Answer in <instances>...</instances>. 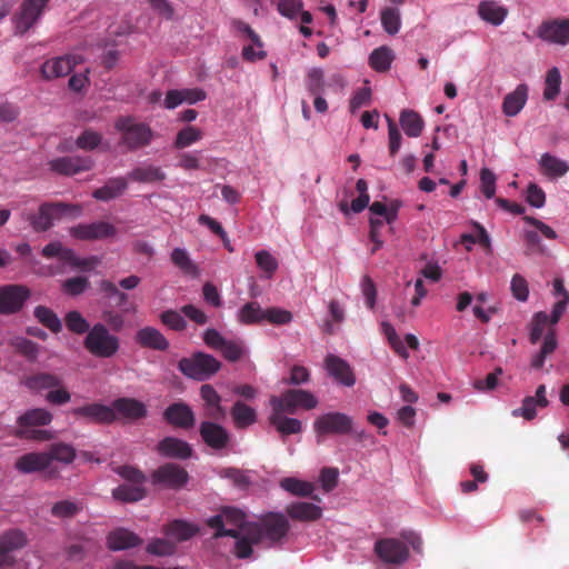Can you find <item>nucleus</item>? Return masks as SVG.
Segmentation results:
<instances>
[{
    "mask_svg": "<svg viewBox=\"0 0 569 569\" xmlns=\"http://www.w3.org/2000/svg\"><path fill=\"white\" fill-rule=\"evenodd\" d=\"M120 133L119 146L127 151L141 150L150 144L153 133L146 122H137L133 117L121 116L114 122Z\"/></svg>",
    "mask_w": 569,
    "mask_h": 569,
    "instance_id": "1",
    "label": "nucleus"
},
{
    "mask_svg": "<svg viewBox=\"0 0 569 569\" xmlns=\"http://www.w3.org/2000/svg\"><path fill=\"white\" fill-rule=\"evenodd\" d=\"M82 346L94 358L111 359L120 349V339L102 322H96L87 333Z\"/></svg>",
    "mask_w": 569,
    "mask_h": 569,
    "instance_id": "2",
    "label": "nucleus"
},
{
    "mask_svg": "<svg viewBox=\"0 0 569 569\" xmlns=\"http://www.w3.org/2000/svg\"><path fill=\"white\" fill-rule=\"evenodd\" d=\"M52 420V415L43 408L31 409L18 417L17 423L18 429L14 431V436L18 439H30V440H49L52 438L51 432L41 428V426H48Z\"/></svg>",
    "mask_w": 569,
    "mask_h": 569,
    "instance_id": "3",
    "label": "nucleus"
},
{
    "mask_svg": "<svg viewBox=\"0 0 569 569\" xmlns=\"http://www.w3.org/2000/svg\"><path fill=\"white\" fill-rule=\"evenodd\" d=\"M80 207L66 202H43L37 213H21L22 219L29 221L36 232H44L52 228L53 221L61 219L63 214L79 212Z\"/></svg>",
    "mask_w": 569,
    "mask_h": 569,
    "instance_id": "4",
    "label": "nucleus"
},
{
    "mask_svg": "<svg viewBox=\"0 0 569 569\" xmlns=\"http://www.w3.org/2000/svg\"><path fill=\"white\" fill-rule=\"evenodd\" d=\"M317 406V397L309 390L301 388H290L280 396H272L270 398L271 409L286 411L289 415L296 413L299 409L306 411L313 410Z\"/></svg>",
    "mask_w": 569,
    "mask_h": 569,
    "instance_id": "5",
    "label": "nucleus"
},
{
    "mask_svg": "<svg viewBox=\"0 0 569 569\" xmlns=\"http://www.w3.org/2000/svg\"><path fill=\"white\" fill-rule=\"evenodd\" d=\"M220 368L221 362L204 352H194L190 358H182L178 362V369L182 375L198 381L211 378Z\"/></svg>",
    "mask_w": 569,
    "mask_h": 569,
    "instance_id": "6",
    "label": "nucleus"
},
{
    "mask_svg": "<svg viewBox=\"0 0 569 569\" xmlns=\"http://www.w3.org/2000/svg\"><path fill=\"white\" fill-rule=\"evenodd\" d=\"M313 430L318 442H321L322 438L330 435H351L353 431L352 418L347 413H341V411H329L328 413L320 415L315 420Z\"/></svg>",
    "mask_w": 569,
    "mask_h": 569,
    "instance_id": "7",
    "label": "nucleus"
},
{
    "mask_svg": "<svg viewBox=\"0 0 569 569\" xmlns=\"http://www.w3.org/2000/svg\"><path fill=\"white\" fill-rule=\"evenodd\" d=\"M189 479L190 477L187 469L173 462L160 465L150 475L152 485L172 491H179L184 488Z\"/></svg>",
    "mask_w": 569,
    "mask_h": 569,
    "instance_id": "8",
    "label": "nucleus"
},
{
    "mask_svg": "<svg viewBox=\"0 0 569 569\" xmlns=\"http://www.w3.org/2000/svg\"><path fill=\"white\" fill-rule=\"evenodd\" d=\"M31 297V290L24 284L8 283L0 287V315L18 313Z\"/></svg>",
    "mask_w": 569,
    "mask_h": 569,
    "instance_id": "9",
    "label": "nucleus"
},
{
    "mask_svg": "<svg viewBox=\"0 0 569 569\" xmlns=\"http://www.w3.org/2000/svg\"><path fill=\"white\" fill-rule=\"evenodd\" d=\"M49 0H23L13 17L16 32L23 34L41 19Z\"/></svg>",
    "mask_w": 569,
    "mask_h": 569,
    "instance_id": "10",
    "label": "nucleus"
},
{
    "mask_svg": "<svg viewBox=\"0 0 569 569\" xmlns=\"http://www.w3.org/2000/svg\"><path fill=\"white\" fill-rule=\"evenodd\" d=\"M375 553L388 565H402L409 558V548L400 539L382 538L375 543Z\"/></svg>",
    "mask_w": 569,
    "mask_h": 569,
    "instance_id": "11",
    "label": "nucleus"
},
{
    "mask_svg": "<svg viewBox=\"0 0 569 569\" xmlns=\"http://www.w3.org/2000/svg\"><path fill=\"white\" fill-rule=\"evenodd\" d=\"M71 415L76 419L91 425L108 426L116 422L114 410L110 406L100 402H91L73 408Z\"/></svg>",
    "mask_w": 569,
    "mask_h": 569,
    "instance_id": "12",
    "label": "nucleus"
},
{
    "mask_svg": "<svg viewBox=\"0 0 569 569\" xmlns=\"http://www.w3.org/2000/svg\"><path fill=\"white\" fill-rule=\"evenodd\" d=\"M536 34L548 43L567 46L569 43V19L556 18L546 20L538 26Z\"/></svg>",
    "mask_w": 569,
    "mask_h": 569,
    "instance_id": "13",
    "label": "nucleus"
},
{
    "mask_svg": "<svg viewBox=\"0 0 569 569\" xmlns=\"http://www.w3.org/2000/svg\"><path fill=\"white\" fill-rule=\"evenodd\" d=\"M70 236L79 241H98L111 238L117 233L113 224L104 221L79 223L69 229Z\"/></svg>",
    "mask_w": 569,
    "mask_h": 569,
    "instance_id": "14",
    "label": "nucleus"
},
{
    "mask_svg": "<svg viewBox=\"0 0 569 569\" xmlns=\"http://www.w3.org/2000/svg\"><path fill=\"white\" fill-rule=\"evenodd\" d=\"M93 167L90 157L66 156L49 162L51 171L66 177H72L80 172L89 171Z\"/></svg>",
    "mask_w": 569,
    "mask_h": 569,
    "instance_id": "15",
    "label": "nucleus"
},
{
    "mask_svg": "<svg viewBox=\"0 0 569 569\" xmlns=\"http://www.w3.org/2000/svg\"><path fill=\"white\" fill-rule=\"evenodd\" d=\"M111 408L114 410L116 421L124 419L134 422L144 419L148 415L146 403L133 398H118L112 401Z\"/></svg>",
    "mask_w": 569,
    "mask_h": 569,
    "instance_id": "16",
    "label": "nucleus"
},
{
    "mask_svg": "<svg viewBox=\"0 0 569 569\" xmlns=\"http://www.w3.org/2000/svg\"><path fill=\"white\" fill-rule=\"evenodd\" d=\"M203 442L216 451L223 450L230 443V433L214 421H203L199 429Z\"/></svg>",
    "mask_w": 569,
    "mask_h": 569,
    "instance_id": "17",
    "label": "nucleus"
},
{
    "mask_svg": "<svg viewBox=\"0 0 569 569\" xmlns=\"http://www.w3.org/2000/svg\"><path fill=\"white\" fill-rule=\"evenodd\" d=\"M289 528V521L283 515L271 513L261 519L257 536L263 535L270 541L278 542L287 536Z\"/></svg>",
    "mask_w": 569,
    "mask_h": 569,
    "instance_id": "18",
    "label": "nucleus"
},
{
    "mask_svg": "<svg viewBox=\"0 0 569 569\" xmlns=\"http://www.w3.org/2000/svg\"><path fill=\"white\" fill-rule=\"evenodd\" d=\"M163 419L174 428L189 429L194 425V415L186 402H173L163 411Z\"/></svg>",
    "mask_w": 569,
    "mask_h": 569,
    "instance_id": "19",
    "label": "nucleus"
},
{
    "mask_svg": "<svg viewBox=\"0 0 569 569\" xmlns=\"http://www.w3.org/2000/svg\"><path fill=\"white\" fill-rule=\"evenodd\" d=\"M286 411L273 410L269 415V423L277 430L280 437L286 438L291 435L302 432V422L299 419L288 417Z\"/></svg>",
    "mask_w": 569,
    "mask_h": 569,
    "instance_id": "20",
    "label": "nucleus"
},
{
    "mask_svg": "<svg viewBox=\"0 0 569 569\" xmlns=\"http://www.w3.org/2000/svg\"><path fill=\"white\" fill-rule=\"evenodd\" d=\"M157 451L166 458L186 460L191 457L192 448L183 439L166 437L159 441Z\"/></svg>",
    "mask_w": 569,
    "mask_h": 569,
    "instance_id": "21",
    "label": "nucleus"
},
{
    "mask_svg": "<svg viewBox=\"0 0 569 569\" xmlns=\"http://www.w3.org/2000/svg\"><path fill=\"white\" fill-rule=\"evenodd\" d=\"M77 63L78 61L76 56H60L47 60L43 63L41 71L47 80L56 79L70 74Z\"/></svg>",
    "mask_w": 569,
    "mask_h": 569,
    "instance_id": "22",
    "label": "nucleus"
},
{
    "mask_svg": "<svg viewBox=\"0 0 569 569\" xmlns=\"http://www.w3.org/2000/svg\"><path fill=\"white\" fill-rule=\"evenodd\" d=\"M325 368H327L330 376L345 387H352L355 385V375L347 361L343 359L329 355L325 358Z\"/></svg>",
    "mask_w": 569,
    "mask_h": 569,
    "instance_id": "23",
    "label": "nucleus"
},
{
    "mask_svg": "<svg viewBox=\"0 0 569 569\" xmlns=\"http://www.w3.org/2000/svg\"><path fill=\"white\" fill-rule=\"evenodd\" d=\"M107 547L112 551L127 550L143 543L141 537L128 529L117 528L107 535Z\"/></svg>",
    "mask_w": 569,
    "mask_h": 569,
    "instance_id": "24",
    "label": "nucleus"
},
{
    "mask_svg": "<svg viewBox=\"0 0 569 569\" xmlns=\"http://www.w3.org/2000/svg\"><path fill=\"white\" fill-rule=\"evenodd\" d=\"M134 341L141 348L164 351L170 348V342L163 333L153 327H144L136 332Z\"/></svg>",
    "mask_w": 569,
    "mask_h": 569,
    "instance_id": "25",
    "label": "nucleus"
},
{
    "mask_svg": "<svg viewBox=\"0 0 569 569\" xmlns=\"http://www.w3.org/2000/svg\"><path fill=\"white\" fill-rule=\"evenodd\" d=\"M200 395L204 402L206 417L214 421L223 420L226 410L221 406V397L216 388L210 385H203L200 388Z\"/></svg>",
    "mask_w": 569,
    "mask_h": 569,
    "instance_id": "26",
    "label": "nucleus"
},
{
    "mask_svg": "<svg viewBox=\"0 0 569 569\" xmlns=\"http://www.w3.org/2000/svg\"><path fill=\"white\" fill-rule=\"evenodd\" d=\"M49 466V457L44 451L23 453L17 459L14 465L16 469L23 475L42 471Z\"/></svg>",
    "mask_w": 569,
    "mask_h": 569,
    "instance_id": "27",
    "label": "nucleus"
},
{
    "mask_svg": "<svg viewBox=\"0 0 569 569\" xmlns=\"http://www.w3.org/2000/svg\"><path fill=\"white\" fill-rule=\"evenodd\" d=\"M548 406V400L546 398V387L539 386L536 389L535 397H527L522 400V405L520 408L512 411L515 417H522L527 420H532L536 417V408H546Z\"/></svg>",
    "mask_w": 569,
    "mask_h": 569,
    "instance_id": "28",
    "label": "nucleus"
},
{
    "mask_svg": "<svg viewBox=\"0 0 569 569\" xmlns=\"http://www.w3.org/2000/svg\"><path fill=\"white\" fill-rule=\"evenodd\" d=\"M128 189V178L114 177L108 179L103 187L94 189L92 197L99 201H109L118 198Z\"/></svg>",
    "mask_w": 569,
    "mask_h": 569,
    "instance_id": "29",
    "label": "nucleus"
},
{
    "mask_svg": "<svg viewBox=\"0 0 569 569\" xmlns=\"http://www.w3.org/2000/svg\"><path fill=\"white\" fill-rule=\"evenodd\" d=\"M286 511L289 518L305 522L316 521L322 516V509L311 502H293L287 506Z\"/></svg>",
    "mask_w": 569,
    "mask_h": 569,
    "instance_id": "30",
    "label": "nucleus"
},
{
    "mask_svg": "<svg viewBox=\"0 0 569 569\" xmlns=\"http://www.w3.org/2000/svg\"><path fill=\"white\" fill-rule=\"evenodd\" d=\"M528 99V86L520 83L516 90L503 98L502 110L508 117L517 116Z\"/></svg>",
    "mask_w": 569,
    "mask_h": 569,
    "instance_id": "31",
    "label": "nucleus"
},
{
    "mask_svg": "<svg viewBox=\"0 0 569 569\" xmlns=\"http://www.w3.org/2000/svg\"><path fill=\"white\" fill-rule=\"evenodd\" d=\"M83 511V501L78 499H64L50 507V515L56 519H73Z\"/></svg>",
    "mask_w": 569,
    "mask_h": 569,
    "instance_id": "32",
    "label": "nucleus"
},
{
    "mask_svg": "<svg viewBox=\"0 0 569 569\" xmlns=\"http://www.w3.org/2000/svg\"><path fill=\"white\" fill-rule=\"evenodd\" d=\"M507 9L495 1H481L478 4V16L480 19L500 26L507 17Z\"/></svg>",
    "mask_w": 569,
    "mask_h": 569,
    "instance_id": "33",
    "label": "nucleus"
},
{
    "mask_svg": "<svg viewBox=\"0 0 569 569\" xmlns=\"http://www.w3.org/2000/svg\"><path fill=\"white\" fill-rule=\"evenodd\" d=\"M552 295L560 297V299L552 307L550 322L558 323L569 303V293L563 286L562 279L557 278L552 281Z\"/></svg>",
    "mask_w": 569,
    "mask_h": 569,
    "instance_id": "34",
    "label": "nucleus"
},
{
    "mask_svg": "<svg viewBox=\"0 0 569 569\" xmlns=\"http://www.w3.org/2000/svg\"><path fill=\"white\" fill-rule=\"evenodd\" d=\"M24 385L32 390L41 391L44 389L60 388L62 386V379L56 373L40 372L28 377Z\"/></svg>",
    "mask_w": 569,
    "mask_h": 569,
    "instance_id": "35",
    "label": "nucleus"
},
{
    "mask_svg": "<svg viewBox=\"0 0 569 569\" xmlns=\"http://www.w3.org/2000/svg\"><path fill=\"white\" fill-rule=\"evenodd\" d=\"M113 498L120 502L132 503L146 498L144 486L122 483L112 491Z\"/></svg>",
    "mask_w": 569,
    "mask_h": 569,
    "instance_id": "36",
    "label": "nucleus"
},
{
    "mask_svg": "<svg viewBox=\"0 0 569 569\" xmlns=\"http://www.w3.org/2000/svg\"><path fill=\"white\" fill-rule=\"evenodd\" d=\"M231 417L234 426L240 429L248 428V426L257 422V411L240 400L233 403Z\"/></svg>",
    "mask_w": 569,
    "mask_h": 569,
    "instance_id": "37",
    "label": "nucleus"
},
{
    "mask_svg": "<svg viewBox=\"0 0 569 569\" xmlns=\"http://www.w3.org/2000/svg\"><path fill=\"white\" fill-rule=\"evenodd\" d=\"M540 168L546 177L551 178L563 177L569 170V166L566 161L548 152L541 156Z\"/></svg>",
    "mask_w": 569,
    "mask_h": 569,
    "instance_id": "38",
    "label": "nucleus"
},
{
    "mask_svg": "<svg viewBox=\"0 0 569 569\" xmlns=\"http://www.w3.org/2000/svg\"><path fill=\"white\" fill-rule=\"evenodd\" d=\"M400 123L407 137H420L423 130L422 118L412 109L402 110Z\"/></svg>",
    "mask_w": 569,
    "mask_h": 569,
    "instance_id": "39",
    "label": "nucleus"
},
{
    "mask_svg": "<svg viewBox=\"0 0 569 569\" xmlns=\"http://www.w3.org/2000/svg\"><path fill=\"white\" fill-rule=\"evenodd\" d=\"M164 173L159 167L148 164L144 167L134 168L128 176V179L141 182V183H151L161 181L164 179Z\"/></svg>",
    "mask_w": 569,
    "mask_h": 569,
    "instance_id": "40",
    "label": "nucleus"
},
{
    "mask_svg": "<svg viewBox=\"0 0 569 569\" xmlns=\"http://www.w3.org/2000/svg\"><path fill=\"white\" fill-rule=\"evenodd\" d=\"M33 317L40 321L52 333H59L62 329L61 320L58 315L49 307L38 306L34 307Z\"/></svg>",
    "mask_w": 569,
    "mask_h": 569,
    "instance_id": "41",
    "label": "nucleus"
},
{
    "mask_svg": "<svg viewBox=\"0 0 569 569\" xmlns=\"http://www.w3.org/2000/svg\"><path fill=\"white\" fill-rule=\"evenodd\" d=\"M263 311L257 301L247 302L237 312V321L242 325H256L263 321Z\"/></svg>",
    "mask_w": 569,
    "mask_h": 569,
    "instance_id": "42",
    "label": "nucleus"
},
{
    "mask_svg": "<svg viewBox=\"0 0 569 569\" xmlns=\"http://www.w3.org/2000/svg\"><path fill=\"white\" fill-rule=\"evenodd\" d=\"M49 457V465L51 461L56 460L62 462L64 465H70L73 462L76 458L74 448L64 442H56L49 447V451H46Z\"/></svg>",
    "mask_w": 569,
    "mask_h": 569,
    "instance_id": "43",
    "label": "nucleus"
},
{
    "mask_svg": "<svg viewBox=\"0 0 569 569\" xmlns=\"http://www.w3.org/2000/svg\"><path fill=\"white\" fill-rule=\"evenodd\" d=\"M392 60V50L387 46H381L371 52L369 57V64L376 71L385 72L390 70Z\"/></svg>",
    "mask_w": 569,
    "mask_h": 569,
    "instance_id": "44",
    "label": "nucleus"
},
{
    "mask_svg": "<svg viewBox=\"0 0 569 569\" xmlns=\"http://www.w3.org/2000/svg\"><path fill=\"white\" fill-rule=\"evenodd\" d=\"M197 532V528L189 522L176 519L168 523L164 529L167 536L173 537L177 541H186Z\"/></svg>",
    "mask_w": 569,
    "mask_h": 569,
    "instance_id": "45",
    "label": "nucleus"
},
{
    "mask_svg": "<svg viewBox=\"0 0 569 569\" xmlns=\"http://www.w3.org/2000/svg\"><path fill=\"white\" fill-rule=\"evenodd\" d=\"M380 22L382 30L389 34H396L401 29L400 10L393 7H386L380 11Z\"/></svg>",
    "mask_w": 569,
    "mask_h": 569,
    "instance_id": "46",
    "label": "nucleus"
},
{
    "mask_svg": "<svg viewBox=\"0 0 569 569\" xmlns=\"http://www.w3.org/2000/svg\"><path fill=\"white\" fill-rule=\"evenodd\" d=\"M280 487H282V490L299 497L312 496L315 491L313 483L298 478H282L280 480Z\"/></svg>",
    "mask_w": 569,
    "mask_h": 569,
    "instance_id": "47",
    "label": "nucleus"
},
{
    "mask_svg": "<svg viewBox=\"0 0 569 569\" xmlns=\"http://www.w3.org/2000/svg\"><path fill=\"white\" fill-rule=\"evenodd\" d=\"M27 545L28 538L26 537L23 531H20L18 529L4 531L0 536V548H3L9 552L19 550Z\"/></svg>",
    "mask_w": 569,
    "mask_h": 569,
    "instance_id": "48",
    "label": "nucleus"
},
{
    "mask_svg": "<svg viewBox=\"0 0 569 569\" xmlns=\"http://www.w3.org/2000/svg\"><path fill=\"white\" fill-rule=\"evenodd\" d=\"M203 132L200 128L193 126H187L182 128L176 136L174 148L178 150L186 149L192 143L201 140Z\"/></svg>",
    "mask_w": 569,
    "mask_h": 569,
    "instance_id": "49",
    "label": "nucleus"
},
{
    "mask_svg": "<svg viewBox=\"0 0 569 569\" xmlns=\"http://www.w3.org/2000/svg\"><path fill=\"white\" fill-rule=\"evenodd\" d=\"M16 351L29 361H36L39 353V346L32 340L23 337H14L9 341Z\"/></svg>",
    "mask_w": 569,
    "mask_h": 569,
    "instance_id": "50",
    "label": "nucleus"
},
{
    "mask_svg": "<svg viewBox=\"0 0 569 569\" xmlns=\"http://www.w3.org/2000/svg\"><path fill=\"white\" fill-rule=\"evenodd\" d=\"M64 323L67 329L74 335H88L91 329L89 321L78 310L67 312Z\"/></svg>",
    "mask_w": 569,
    "mask_h": 569,
    "instance_id": "51",
    "label": "nucleus"
},
{
    "mask_svg": "<svg viewBox=\"0 0 569 569\" xmlns=\"http://www.w3.org/2000/svg\"><path fill=\"white\" fill-rule=\"evenodd\" d=\"M305 83L309 94H322L325 91L323 70L320 68L308 69Z\"/></svg>",
    "mask_w": 569,
    "mask_h": 569,
    "instance_id": "52",
    "label": "nucleus"
},
{
    "mask_svg": "<svg viewBox=\"0 0 569 569\" xmlns=\"http://www.w3.org/2000/svg\"><path fill=\"white\" fill-rule=\"evenodd\" d=\"M561 74L558 68H551L547 71L545 81L543 97L546 100H553L560 93Z\"/></svg>",
    "mask_w": 569,
    "mask_h": 569,
    "instance_id": "53",
    "label": "nucleus"
},
{
    "mask_svg": "<svg viewBox=\"0 0 569 569\" xmlns=\"http://www.w3.org/2000/svg\"><path fill=\"white\" fill-rule=\"evenodd\" d=\"M550 323V316L547 315L545 311H538L533 315L531 320V327H530V342L532 345H536L539 342L542 338V335L545 332L546 326Z\"/></svg>",
    "mask_w": 569,
    "mask_h": 569,
    "instance_id": "54",
    "label": "nucleus"
},
{
    "mask_svg": "<svg viewBox=\"0 0 569 569\" xmlns=\"http://www.w3.org/2000/svg\"><path fill=\"white\" fill-rule=\"evenodd\" d=\"M522 240L525 242V254H546V248L536 230H525Z\"/></svg>",
    "mask_w": 569,
    "mask_h": 569,
    "instance_id": "55",
    "label": "nucleus"
},
{
    "mask_svg": "<svg viewBox=\"0 0 569 569\" xmlns=\"http://www.w3.org/2000/svg\"><path fill=\"white\" fill-rule=\"evenodd\" d=\"M160 321L170 330L182 332L187 329V320L174 309H167L161 312Z\"/></svg>",
    "mask_w": 569,
    "mask_h": 569,
    "instance_id": "56",
    "label": "nucleus"
},
{
    "mask_svg": "<svg viewBox=\"0 0 569 569\" xmlns=\"http://www.w3.org/2000/svg\"><path fill=\"white\" fill-rule=\"evenodd\" d=\"M100 263V259L96 256H91L88 258H80L76 254L74 251L67 252L64 257V264H68L74 269H79L82 271L91 270L98 267Z\"/></svg>",
    "mask_w": 569,
    "mask_h": 569,
    "instance_id": "57",
    "label": "nucleus"
},
{
    "mask_svg": "<svg viewBox=\"0 0 569 569\" xmlns=\"http://www.w3.org/2000/svg\"><path fill=\"white\" fill-rule=\"evenodd\" d=\"M224 360L239 361L242 359L246 348L242 341L228 340L219 349Z\"/></svg>",
    "mask_w": 569,
    "mask_h": 569,
    "instance_id": "58",
    "label": "nucleus"
},
{
    "mask_svg": "<svg viewBox=\"0 0 569 569\" xmlns=\"http://www.w3.org/2000/svg\"><path fill=\"white\" fill-rule=\"evenodd\" d=\"M263 321L277 326L287 325L292 321V313L283 308L270 307L263 311Z\"/></svg>",
    "mask_w": 569,
    "mask_h": 569,
    "instance_id": "59",
    "label": "nucleus"
},
{
    "mask_svg": "<svg viewBox=\"0 0 569 569\" xmlns=\"http://www.w3.org/2000/svg\"><path fill=\"white\" fill-rule=\"evenodd\" d=\"M116 472L131 485L143 486L147 478L142 470L131 465H121L116 468Z\"/></svg>",
    "mask_w": 569,
    "mask_h": 569,
    "instance_id": "60",
    "label": "nucleus"
},
{
    "mask_svg": "<svg viewBox=\"0 0 569 569\" xmlns=\"http://www.w3.org/2000/svg\"><path fill=\"white\" fill-rule=\"evenodd\" d=\"M219 476L224 479H230L237 488L246 489L250 485L248 475L238 468L229 467L220 470Z\"/></svg>",
    "mask_w": 569,
    "mask_h": 569,
    "instance_id": "61",
    "label": "nucleus"
},
{
    "mask_svg": "<svg viewBox=\"0 0 569 569\" xmlns=\"http://www.w3.org/2000/svg\"><path fill=\"white\" fill-rule=\"evenodd\" d=\"M102 136L91 129L82 131L76 140V144L80 150H94L101 144Z\"/></svg>",
    "mask_w": 569,
    "mask_h": 569,
    "instance_id": "62",
    "label": "nucleus"
},
{
    "mask_svg": "<svg viewBox=\"0 0 569 569\" xmlns=\"http://www.w3.org/2000/svg\"><path fill=\"white\" fill-rule=\"evenodd\" d=\"M146 550L152 556L167 557L173 555L176 546L166 539L156 538L147 545Z\"/></svg>",
    "mask_w": 569,
    "mask_h": 569,
    "instance_id": "63",
    "label": "nucleus"
},
{
    "mask_svg": "<svg viewBox=\"0 0 569 569\" xmlns=\"http://www.w3.org/2000/svg\"><path fill=\"white\" fill-rule=\"evenodd\" d=\"M89 288V280L86 277H74L62 282V291L66 295L78 296L83 295Z\"/></svg>",
    "mask_w": 569,
    "mask_h": 569,
    "instance_id": "64",
    "label": "nucleus"
}]
</instances>
